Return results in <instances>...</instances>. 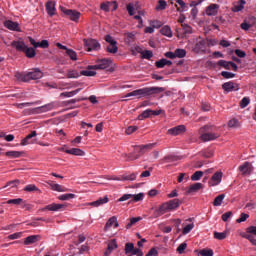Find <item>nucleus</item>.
Here are the masks:
<instances>
[{"instance_id":"obj_1","label":"nucleus","mask_w":256,"mask_h":256,"mask_svg":"<svg viewBox=\"0 0 256 256\" xmlns=\"http://www.w3.org/2000/svg\"><path fill=\"white\" fill-rule=\"evenodd\" d=\"M163 91H165L163 87L141 88L128 93L126 97H151V95H158V93H163Z\"/></svg>"},{"instance_id":"obj_2","label":"nucleus","mask_w":256,"mask_h":256,"mask_svg":"<svg viewBox=\"0 0 256 256\" xmlns=\"http://www.w3.org/2000/svg\"><path fill=\"white\" fill-rule=\"evenodd\" d=\"M15 77L18 81L29 83V81H37V79H41L43 77V72L36 68L27 73L16 72Z\"/></svg>"},{"instance_id":"obj_3","label":"nucleus","mask_w":256,"mask_h":256,"mask_svg":"<svg viewBox=\"0 0 256 256\" xmlns=\"http://www.w3.org/2000/svg\"><path fill=\"white\" fill-rule=\"evenodd\" d=\"M181 200L175 198L168 202H164L160 207L155 211L158 216L165 215L170 211H176L178 207H181Z\"/></svg>"},{"instance_id":"obj_4","label":"nucleus","mask_w":256,"mask_h":256,"mask_svg":"<svg viewBox=\"0 0 256 256\" xmlns=\"http://www.w3.org/2000/svg\"><path fill=\"white\" fill-rule=\"evenodd\" d=\"M10 45L11 47H14L16 51H21L22 53H24V55L28 59H33V57L37 55V52H35V48L28 47L24 41H12Z\"/></svg>"},{"instance_id":"obj_5","label":"nucleus","mask_w":256,"mask_h":256,"mask_svg":"<svg viewBox=\"0 0 256 256\" xmlns=\"http://www.w3.org/2000/svg\"><path fill=\"white\" fill-rule=\"evenodd\" d=\"M211 127L206 125L199 129L200 139L201 141H215V139H219V133L209 132Z\"/></svg>"},{"instance_id":"obj_6","label":"nucleus","mask_w":256,"mask_h":256,"mask_svg":"<svg viewBox=\"0 0 256 256\" xmlns=\"http://www.w3.org/2000/svg\"><path fill=\"white\" fill-rule=\"evenodd\" d=\"M145 194H124L117 201L118 203H122L123 201H129V203H139V201H143Z\"/></svg>"},{"instance_id":"obj_7","label":"nucleus","mask_w":256,"mask_h":256,"mask_svg":"<svg viewBox=\"0 0 256 256\" xmlns=\"http://www.w3.org/2000/svg\"><path fill=\"white\" fill-rule=\"evenodd\" d=\"M60 11L70 19V21H74V23H78L79 19H81V12L73 9H67L63 6H60Z\"/></svg>"},{"instance_id":"obj_8","label":"nucleus","mask_w":256,"mask_h":256,"mask_svg":"<svg viewBox=\"0 0 256 256\" xmlns=\"http://www.w3.org/2000/svg\"><path fill=\"white\" fill-rule=\"evenodd\" d=\"M111 63L112 61L109 58L98 59L96 60V64L88 66V69H95V70L109 69V67H111Z\"/></svg>"},{"instance_id":"obj_9","label":"nucleus","mask_w":256,"mask_h":256,"mask_svg":"<svg viewBox=\"0 0 256 256\" xmlns=\"http://www.w3.org/2000/svg\"><path fill=\"white\" fill-rule=\"evenodd\" d=\"M85 48L87 51H99L101 44L95 39H84Z\"/></svg>"},{"instance_id":"obj_10","label":"nucleus","mask_w":256,"mask_h":256,"mask_svg":"<svg viewBox=\"0 0 256 256\" xmlns=\"http://www.w3.org/2000/svg\"><path fill=\"white\" fill-rule=\"evenodd\" d=\"M218 67H223L224 69H226L227 71H231V69L233 71H237V69H239V67H237V64H235L232 61H226V60H219L217 62Z\"/></svg>"},{"instance_id":"obj_11","label":"nucleus","mask_w":256,"mask_h":256,"mask_svg":"<svg viewBox=\"0 0 256 256\" xmlns=\"http://www.w3.org/2000/svg\"><path fill=\"white\" fill-rule=\"evenodd\" d=\"M222 180H223V172L218 171L213 174V176L208 182V185L210 187H216V185H219V183H221Z\"/></svg>"},{"instance_id":"obj_12","label":"nucleus","mask_w":256,"mask_h":256,"mask_svg":"<svg viewBox=\"0 0 256 256\" xmlns=\"http://www.w3.org/2000/svg\"><path fill=\"white\" fill-rule=\"evenodd\" d=\"M238 170L242 175L247 177V175H251L253 173V165L251 162H244L242 165L239 166Z\"/></svg>"},{"instance_id":"obj_13","label":"nucleus","mask_w":256,"mask_h":256,"mask_svg":"<svg viewBox=\"0 0 256 256\" xmlns=\"http://www.w3.org/2000/svg\"><path fill=\"white\" fill-rule=\"evenodd\" d=\"M222 89L226 92V93H231L233 91H239L240 87L239 84L233 82V81H229V82H225L222 85Z\"/></svg>"},{"instance_id":"obj_14","label":"nucleus","mask_w":256,"mask_h":256,"mask_svg":"<svg viewBox=\"0 0 256 256\" xmlns=\"http://www.w3.org/2000/svg\"><path fill=\"white\" fill-rule=\"evenodd\" d=\"M4 27H6V29H9V31H17L18 33H21V28L19 27V22H13L12 20H6V21H4Z\"/></svg>"},{"instance_id":"obj_15","label":"nucleus","mask_w":256,"mask_h":256,"mask_svg":"<svg viewBox=\"0 0 256 256\" xmlns=\"http://www.w3.org/2000/svg\"><path fill=\"white\" fill-rule=\"evenodd\" d=\"M45 7L49 17H53L57 14V8H55V1L53 0L47 1Z\"/></svg>"},{"instance_id":"obj_16","label":"nucleus","mask_w":256,"mask_h":256,"mask_svg":"<svg viewBox=\"0 0 256 256\" xmlns=\"http://www.w3.org/2000/svg\"><path fill=\"white\" fill-rule=\"evenodd\" d=\"M185 131H187V128L185 127V125H178L173 128H170L168 130V134L173 135L175 137L177 135H181L182 133H185Z\"/></svg>"},{"instance_id":"obj_17","label":"nucleus","mask_w":256,"mask_h":256,"mask_svg":"<svg viewBox=\"0 0 256 256\" xmlns=\"http://www.w3.org/2000/svg\"><path fill=\"white\" fill-rule=\"evenodd\" d=\"M52 109H53V104H46L44 106H40L32 109V113L34 115H39L41 113H47V111H51Z\"/></svg>"},{"instance_id":"obj_18","label":"nucleus","mask_w":256,"mask_h":256,"mask_svg":"<svg viewBox=\"0 0 256 256\" xmlns=\"http://www.w3.org/2000/svg\"><path fill=\"white\" fill-rule=\"evenodd\" d=\"M155 145H156L155 143H151V144H146L142 146H135L134 151L136 153H140V155H143V153H145L146 151H151V149H153Z\"/></svg>"},{"instance_id":"obj_19","label":"nucleus","mask_w":256,"mask_h":256,"mask_svg":"<svg viewBox=\"0 0 256 256\" xmlns=\"http://www.w3.org/2000/svg\"><path fill=\"white\" fill-rule=\"evenodd\" d=\"M137 175V173L124 174L120 177H114L112 179L113 181H135L137 179Z\"/></svg>"},{"instance_id":"obj_20","label":"nucleus","mask_w":256,"mask_h":256,"mask_svg":"<svg viewBox=\"0 0 256 256\" xmlns=\"http://www.w3.org/2000/svg\"><path fill=\"white\" fill-rule=\"evenodd\" d=\"M245 5H247V1L245 0H238L233 4V7L231 8V11L233 13H239V11H243L245 9Z\"/></svg>"},{"instance_id":"obj_21","label":"nucleus","mask_w":256,"mask_h":256,"mask_svg":"<svg viewBox=\"0 0 256 256\" xmlns=\"http://www.w3.org/2000/svg\"><path fill=\"white\" fill-rule=\"evenodd\" d=\"M61 151H64V153H67L68 155H75L76 157H83L85 155V152L79 148H71L66 149L62 148Z\"/></svg>"},{"instance_id":"obj_22","label":"nucleus","mask_w":256,"mask_h":256,"mask_svg":"<svg viewBox=\"0 0 256 256\" xmlns=\"http://www.w3.org/2000/svg\"><path fill=\"white\" fill-rule=\"evenodd\" d=\"M217 13H219V4H210L206 8V15H208V17H215Z\"/></svg>"},{"instance_id":"obj_23","label":"nucleus","mask_w":256,"mask_h":256,"mask_svg":"<svg viewBox=\"0 0 256 256\" xmlns=\"http://www.w3.org/2000/svg\"><path fill=\"white\" fill-rule=\"evenodd\" d=\"M171 65H173V62H171L170 60H167L165 58H162L159 61L155 62V67H157V69H163V67H165V66L171 67Z\"/></svg>"},{"instance_id":"obj_24","label":"nucleus","mask_w":256,"mask_h":256,"mask_svg":"<svg viewBox=\"0 0 256 256\" xmlns=\"http://www.w3.org/2000/svg\"><path fill=\"white\" fill-rule=\"evenodd\" d=\"M38 241H41L40 235H31L26 237L24 240V245H33L34 243H37Z\"/></svg>"},{"instance_id":"obj_25","label":"nucleus","mask_w":256,"mask_h":256,"mask_svg":"<svg viewBox=\"0 0 256 256\" xmlns=\"http://www.w3.org/2000/svg\"><path fill=\"white\" fill-rule=\"evenodd\" d=\"M114 226V229L119 227V222H117V216H112L105 224V229H111Z\"/></svg>"},{"instance_id":"obj_26","label":"nucleus","mask_w":256,"mask_h":256,"mask_svg":"<svg viewBox=\"0 0 256 256\" xmlns=\"http://www.w3.org/2000/svg\"><path fill=\"white\" fill-rule=\"evenodd\" d=\"M63 207H65V205L52 203V204H49V205L45 206L43 211H45V210H47V211H61V209H63Z\"/></svg>"},{"instance_id":"obj_27","label":"nucleus","mask_w":256,"mask_h":256,"mask_svg":"<svg viewBox=\"0 0 256 256\" xmlns=\"http://www.w3.org/2000/svg\"><path fill=\"white\" fill-rule=\"evenodd\" d=\"M117 249V240L113 239L108 243L107 250L104 252L105 256L111 255V251Z\"/></svg>"},{"instance_id":"obj_28","label":"nucleus","mask_w":256,"mask_h":256,"mask_svg":"<svg viewBox=\"0 0 256 256\" xmlns=\"http://www.w3.org/2000/svg\"><path fill=\"white\" fill-rule=\"evenodd\" d=\"M105 203H109V197L107 196H105L104 198H99L94 202H91L90 205L92 207H100V205H105Z\"/></svg>"},{"instance_id":"obj_29","label":"nucleus","mask_w":256,"mask_h":256,"mask_svg":"<svg viewBox=\"0 0 256 256\" xmlns=\"http://www.w3.org/2000/svg\"><path fill=\"white\" fill-rule=\"evenodd\" d=\"M200 189H203V184L199 182L194 183L189 187L187 193H197V191H199Z\"/></svg>"},{"instance_id":"obj_30","label":"nucleus","mask_w":256,"mask_h":256,"mask_svg":"<svg viewBox=\"0 0 256 256\" xmlns=\"http://www.w3.org/2000/svg\"><path fill=\"white\" fill-rule=\"evenodd\" d=\"M240 236H242L243 239H247L252 245H254V247H256V239L253 235L242 232L240 233Z\"/></svg>"},{"instance_id":"obj_31","label":"nucleus","mask_w":256,"mask_h":256,"mask_svg":"<svg viewBox=\"0 0 256 256\" xmlns=\"http://www.w3.org/2000/svg\"><path fill=\"white\" fill-rule=\"evenodd\" d=\"M50 187L53 191H58L59 193H63L67 191V188L65 186H61L60 184L50 183Z\"/></svg>"},{"instance_id":"obj_32","label":"nucleus","mask_w":256,"mask_h":256,"mask_svg":"<svg viewBox=\"0 0 256 256\" xmlns=\"http://www.w3.org/2000/svg\"><path fill=\"white\" fill-rule=\"evenodd\" d=\"M160 33L165 37H173V32L171 31V27L169 26H163L160 30Z\"/></svg>"},{"instance_id":"obj_33","label":"nucleus","mask_w":256,"mask_h":256,"mask_svg":"<svg viewBox=\"0 0 256 256\" xmlns=\"http://www.w3.org/2000/svg\"><path fill=\"white\" fill-rule=\"evenodd\" d=\"M124 251L126 255H133V252L135 251V245L129 242L126 243Z\"/></svg>"},{"instance_id":"obj_34","label":"nucleus","mask_w":256,"mask_h":256,"mask_svg":"<svg viewBox=\"0 0 256 256\" xmlns=\"http://www.w3.org/2000/svg\"><path fill=\"white\" fill-rule=\"evenodd\" d=\"M80 75L81 73L77 70H68L66 77L67 79H78Z\"/></svg>"},{"instance_id":"obj_35","label":"nucleus","mask_w":256,"mask_h":256,"mask_svg":"<svg viewBox=\"0 0 256 256\" xmlns=\"http://www.w3.org/2000/svg\"><path fill=\"white\" fill-rule=\"evenodd\" d=\"M135 41V33H126L125 34V44L131 45Z\"/></svg>"},{"instance_id":"obj_36","label":"nucleus","mask_w":256,"mask_h":256,"mask_svg":"<svg viewBox=\"0 0 256 256\" xmlns=\"http://www.w3.org/2000/svg\"><path fill=\"white\" fill-rule=\"evenodd\" d=\"M65 55L71 59V61H77V52L73 49H66Z\"/></svg>"},{"instance_id":"obj_37","label":"nucleus","mask_w":256,"mask_h":256,"mask_svg":"<svg viewBox=\"0 0 256 256\" xmlns=\"http://www.w3.org/2000/svg\"><path fill=\"white\" fill-rule=\"evenodd\" d=\"M106 51H107L108 53H112V54L117 53V51H119V47H117V42L114 43V44H109V45L106 47Z\"/></svg>"},{"instance_id":"obj_38","label":"nucleus","mask_w":256,"mask_h":256,"mask_svg":"<svg viewBox=\"0 0 256 256\" xmlns=\"http://www.w3.org/2000/svg\"><path fill=\"white\" fill-rule=\"evenodd\" d=\"M21 155H23V152H19V151L6 152V157H11L12 159H18V157H21Z\"/></svg>"},{"instance_id":"obj_39","label":"nucleus","mask_w":256,"mask_h":256,"mask_svg":"<svg viewBox=\"0 0 256 256\" xmlns=\"http://www.w3.org/2000/svg\"><path fill=\"white\" fill-rule=\"evenodd\" d=\"M223 199H225V194L218 195L213 202L214 207H220L221 203H223Z\"/></svg>"},{"instance_id":"obj_40","label":"nucleus","mask_w":256,"mask_h":256,"mask_svg":"<svg viewBox=\"0 0 256 256\" xmlns=\"http://www.w3.org/2000/svg\"><path fill=\"white\" fill-rule=\"evenodd\" d=\"M58 199L60 201H69L71 199H75V194L69 193V194H62L58 196Z\"/></svg>"},{"instance_id":"obj_41","label":"nucleus","mask_w":256,"mask_h":256,"mask_svg":"<svg viewBox=\"0 0 256 256\" xmlns=\"http://www.w3.org/2000/svg\"><path fill=\"white\" fill-rule=\"evenodd\" d=\"M174 53L175 57H178V59H183V57H186L187 55V51L185 49H176Z\"/></svg>"},{"instance_id":"obj_42","label":"nucleus","mask_w":256,"mask_h":256,"mask_svg":"<svg viewBox=\"0 0 256 256\" xmlns=\"http://www.w3.org/2000/svg\"><path fill=\"white\" fill-rule=\"evenodd\" d=\"M81 91V88H78L76 90L70 91V92H62L60 94V97H74V95H77Z\"/></svg>"},{"instance_id":"obj_43","label":"nucleus","mask_w":256,"mask_h":256,"mask_svg":"<svg viewBox=\"0 0 256 256\" xmlns=\"http://www.w3.org/2000/svg\"><path fill=\"white\" fill-rule=\"evenodd\" d=\"M214 239H217L218 241L227 239V232H214Z\"/></svg>"},{"instance_id":"obj_44","label":"nucleus","mask_w":256,"mask_h":256,"mask_svg":"<svg viewBox=\"0 0 256 256\" xmlns=\"http://www.w3.org/2000/svg\"><path fill=\"white\" fill-rule=\"evenodd\" d=\"M80 75H83L84 77H95V75H97V72L93 71L91 69H89V70H82L80 72Z\"/></svg>"},{"instance_id":"obj_45","label":"nucleus","mask_w":256,"mask_h":256,"mask_svg":"<svg viewBox=\"0 0 256 256\" xmlns=\"http://www.w3.org/2000/svg\"><path fill=\"white\" fill-rule=\"evenodd\" d=\"M205 175V172L203 171H196L192 176H191V181H199L201 180V177Z\"/></svg>"},{"instance_id":"obj_46","label":"nucleus","mask_w":256,"mask_h":256,"mask_svg":"<svg viewBox=\"0 0 256 256\" xmlns=\"http://www.w3.org/2000/svg\"><path fill=\"white\" fill-rule=\"evenodd\" d=\"M194 228L195 224H187L182 230L183 235H188V233H191V231H193Z\"/></svg>"},{"instance_id":"obj_47","label":"nucleus","mask_w":256,"mask_h":256,"mask_svg":"<svg viewBox=\"0 0 256 256\" xmlns=\"http://www.w3.org/2000/svg\"><path fill=\"white\" fill-rule=\"evenodd\" d=\"M148 117H151V109H147L144 112H142L139 116L138 119L140 121H143V119H148Z\"/></svg>"},{"instance_id":"obj_48","label":"nucleus","mask_w":256,"mask_h":256,"mask_svg":"<svg viewBox=\"0 0 256 256\" xmlns=\"http://www.w3.org/2000/svg\"><path fill=\"white\" fill-rule=\"evenodd\" d=\"M176 3H178V5H180V7H177V11H179V13H183V11H185V9L187 8V4H185V1L176 0Z\"/></svg>"},{"instance_id":"obj_49","label":"nucleus","mask_w":256,"mask_h":256,"mask_svg":"<svg viewBox=\"0 0 256 256\" xmlns=\"http://www.w3.org/2000/svg\"><path fill=\"white\" fill-rule=\"evenodd\" d=\"M141 55H142V59H148V61H149V60H151V58L153 57V52L150 51V50H144V51L141 53Z\"/></svg>"},{"instance_id":"obj_50","label":"nucleus","mask_w":256,"mask_h":256,"mask_svg":"<svg viewBox=\"0 0 256 256\" xmlns=\"http://www.w3.org/2000/svg\"><path fill=\"white\" fill-rule=\"evenodd\" d=\"M166 7H167V2L166 1H164V0H159L158 1V6H156V10L157 11H163V10H165L166 9Z\"/></svg>"},{"instance_id":"obj_51","label":"nucleus","mask_w":256,"mask_h":256,"mask_svg":"<svg viewBox=\"0 0 256 256\" xmlns=\"http://www.w3.org/2000/svg\"><path fill=\"white\" fill-rule=\"evenodd\" d=\"M24 191H26L28 193H33V191H39V188H37V186H35V184H30L24 188Z\"/></svg>"},{"instance_id":"obj_52","label":"nucleus","mask_w":256,"mask_h":256,"mask_svg":"<svg viewBox=\"0 0 256 256\" xmlns=\"http://www.w3.org/2000/svg\"><path fill=\"white\" fill-rule=\"evenodd\" d=\"M181 27L186 35H191V33H193V29L188 24H181Z\"/></svg>"},{"instance_id":"obj_53","label":"nucleus","mask_w":256,"mask_h":256,"mask_svg":"<svg viewBox=\"0 0 256 256\" xmlns=\"http://www.w3.org/2000/svg\"><path fill=\"white\" fill-rule=\"evenodd\" d=\"M187 249V243H182L178 246V248L176 249L177 253H179V255H183V253H185V250Z\"/></svg>"},{"instance_id":"obj_54","label":"nucleus","mask_w":256,"mask_h":256,"mask_svg":"<svg viewBox=\"0 0 256 256\" xmlns=\"http://www.w3.org/2000/svg\"><path fill=\"white\" fill-rule=\"evenodd\" d=\"M21 237H23V232H16V233H14V234L9 235V236H8V239H9L10 241H13V240H15V239H21Z\"/></svg>"},{"instance_id":"obj_55","label":"nucleus","mask_w":256,"mask_h":256,"mask_svg":"<svg viewBox=\"0 0 256 256\" xmlns=\"http://www.w3.org/2000/svg\"><path fill=\"white\" fill-rule=\"evenodd\" d=\"M23 203V199L17 198V199H10L7 201L8 205H21Z\"/></svg>"},{"instance_id":"obj_56","label":"nucleus","mask_w":256,"mask_h":256,"mask_svg":"<svg viewBox=\"0 0 256 256\" xmlns=\"http://www.w3.org/2000/svg\"><path fill=\"white\" fill-rule=\"evenodd\" d=\"M251 102V100L248 97H244L241 101H240V107L241 109H245V107H247V105H249V103Z\"/></svg>"},{"instance_id":"obj_57","label":"nucleus","mask_w":256,"mask_h":256,"mask_svg":"<svg viewBox=\"0 0 256 256\" xmlns=\"http://www.w3.org/2000/svg\"><path fill=\"white\" fill-rule=\"evenodd\" d=\"M246 219H249V214L241 213L240 217L236 220V223H243Z\"/></svg>"},{"instance_id":"obj_58","label":"nucleus","mask_w":256,"mask_h":256,"mask_svg":"<svg viewBox=\"0 0 256 256\" xmlns=\"http://www.w3.org/2000/svg\"><path fill=\"white\" fill-rule=\"evenodd\" d=\"M221 75L224 77V79H233V77H235L234 73L227 71H222Z\"/></svg>"},{"instance_id":"obj_59","label":"nucleus","mask_w":256,"mask_h":256,"mask_svg":"<svg viewBox=\"0 0 256 256\" xmlns=\"http://www.w3.org/2000/svg\"><path fill=\"white\" fill-rule=\"evenodd\" d=\"M137 129H139V127H137V126H129L126 129L125 133H126V135H132V133H135V131H137Z\"/></svg>"},{"instance_id":"obj_60","label":"nucleus","mask_w":256,"mask_h":256,"mask_svg":"<svg viewBox=\"0 0 256 256\" xmlns=\"http://www.w3.org/2000/svg\"><path fill=\"white\" fill-rule=\"evenodd\" d=\"M200 255H202V256H213V250L203 249V250L200 251Z\"/></svg>"},{"instance_id":"obj_61","label":"nucleus","mask_w":256,"mask_h":256,"mask_svg":"<svg viewBox=\"0 0 256 256\" xmlns=\"http://www.w3.org/2000/svg\"><path fill=\"white\" fill-rule=\"evenodd\" d=\"M246 234L247 235H256V226H249L246 229Z\"/></svg>"},{"instance_id":"obj_62","label":"nucleus","mask_w":256,"mask_h":256,"mask_svg":"<svg viewBox=\"0 0 256 256\" xmlns=\"http://www.w3.org/2000/svg\"><path fill=\"white\" fill-rule=\"evenodd\" d=\"M228 127H239V120L238 119H231L228 122Z\"/></svg>"},{"instance_id":"obj_63","label":"nucleus","mask_w":256,"mask_h":256,"mask_svg":"<svg viewBox=\"0 0 256 256\" xmlns=\"http://www.w3.org/2000/svg\"><path fill=\"white\" fill-rule=\"evenodd\" d=\"M146 256H159V251H157L155 248H151Z\"/></svg>"},{"instance_id":"obj_64","label":"nucleus","mask_w":256,"mask_h":256,"mask_svg":"<svg viewBox=\"0 0 256 256\" xmlns=\"http://www.w3.org/2000/svg\"><path fill=\"white\" fill-rule=\"evenodd\" d=\"M245 21H247L253 27V25H255L256 23V18L255 16H248V18Z\"/></svg>"}]
</instances>
